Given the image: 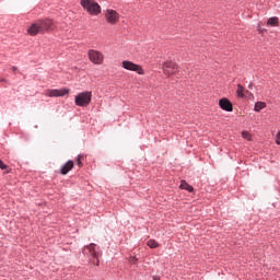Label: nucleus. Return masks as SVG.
<instances>
[{
  "label": "nucleus",
  "instance_id": "4468645a",
  "mask_svg": "<svg viewBox=\"0 0 280 280\" xmlns=\"http://www.w3.org/2000/svg\"><path fill=\"white\" fill-rule=\"evenodd\" d=\"M267 25H271L272 27H277L279 25V18H269L267 21Z\"/></svg>",
  "mask_w": 280,
  "mask_h": 280
},
{
  "label": "nucleus",
  "instance_id": "dca6fc26",
  "mask_svg": "<svg viewBox=\"0 0 280 280\" xmlns=\"http://www.w3.org/2000/svg\"><path fill=\"white\" fill-rule=\"evenodd\" d=\"M147 245L149 246V248H159V243L155 240H149L147 242Z\"/></svg>",
  "mask_w": 280,
  "mask_h": 280
},
{
  "label": "nucleus",
  "instance_id": "aec40b11",
  "mask_svg": "<svg viewBox=\"0 0 280 280\" xmlns=\"http://www.w3.org/2000/svg\"><path fill=\"white\" fill-rule=\"evenodd\" d=\"M8 166L0 160V170H7Z\"/></svg>",
  "mask_w": 280,
  "mask_h": 280
},
{
  "label": "nucleus",
  "instance_id": "ddd939ff",
  "mask_svg": "<svg viewBox=\"0 0 280 280\" xmlns=\"http://www.w3.org/2000/svg\"><path fill=\"white\" fill-rule=\"evenodd\" d=\"M180 189H186V191H189L191 194V191H194V186L189 185L187 182L182 180L180 183Z\"/></svg>",
  "mask_w": 280,
  "mask_h": 280
},
{
  "label": "nucleus",
  "instance_id": "7ed1b4c3",
  "mask_svg": "<svg viewBox=\"0 0 280 280\" xmlns=\"http://www.w3.org/2000/svg\"><path fill=\"white\" fill-rule=\"evenodd\" d=\"M92 97L93 94L91 92H81L75 96L74 104L81 107L88 106L91 104Z\"/></svg>",
  "mask_w": 280,
  "mask_h": 280
},
{
  "label": "nucleus",
  "instance_id": "f3484780",
  "mask_svg": "<svg viewBox=\"0 0 280 280\" xmlns=\"http://www.w3.org/2000/svg\"><path fill=\"white\" fill-rule=\"evenodd\" d=\"M242 137H243V139H246L247 141H250V139H252V136L248 131H243Z\"/></svg>",
  "mask_w": 280,
  "mask_h": 280
},
{
  "label": "nucleus",
  "instance_id": "6e6552de",
  "mask_svg": "<svg viewBox=\"0 0 280 280\" xmlns=\"http://www.w3.org/2000/svg\"><path fill=\"white\" fill-rule=\"evenodd\" d=\"M69 89L46 90L45 95L47 97H65V95H69Z\"/></svg>",
  "mask_w": 280,
  "mask_h": 280
},
{
  "label": "nucleus",
  "instance_id": "0eeeda50",
  "mask_svg": "<svg viewBox=\"0 0 280 280\" xmlns=\"http://www.w3.org/2000/svg\"><path fill=\"white\" fill-rule=\"evenodd\" d=\"M105 19L107 23H110V25H115L119 23V14L116 10L107 9L105 12Z\"/></svg>",
  "mask_w": 280,
  "mask_h": 280
},
{
  "label": "nucleus",
  "instance_id": "9d476101",
  "mask_svg": "<svg viewBox=\"0 0 280 280\" xmlns=\"http://www.w3.org/2000/svg\"><path fill=\"white\" fill-rule=\"evenodd\" d=\"M219 106L222 108V110H226L228 113H233V104L229 98H221L219 101Z\"/></svg>",
  "mask_w": 280,
  "mask_h": 280
},
{
  "label": "nucleus",
  "instance_id": "9b49d317",
  "mask_svg": "<svg viewBox=\"0 0 280 280\" xmlns=\"http://www.w3.org/2000/svg\"><path fill=\"white\" fill-rule=\"evenodd\" d=\"M73 161L69 160L66 164H63L60 168V174L66 176V174L70 173L73 170Z\"/></svg>",
  "mask_w": 280,
  "mask_h": 280
},
{
  "label": "nucleus",
  "instance_id": "423d86ee",
  "mask_svg": "<svg viewBox=\"0 0 280 280\" xmlns=\"http://www.w3.org/2000/svg\"><path fill=\"white\" fill-rule=\"evenodd\" d=\"M162 69L165 75H174L178 71V65L174 61H165Z\"/></svg>",
  "mask_w": 280,
  "mask_h": 280
},
{
  "label": "nucleus",
  "instance_id": "1a4fd4ad",
  "mask_svg": "<svg viewBox=\"0 0 280 280\" xmlns=\"http://www.w3.org/2000/svg\"><path fill=\"white\" fill-rule=\"evenodd\" d=\"M83 254L90 255V257H93V259H97L100 257V254L95 250V244L93 243L84 246Z\"/></svg>",
  "mask_w": 280,
  "mask_h": 280
},
{
  "label": "nucleus",
  "instance_id": "6ab92c4d",
  "mask_svg": "<svg viewBox=\"0 0 280 280\" xmlns=\"http://www.w3.org/2000/svg\"><path fill=\"white\" fill-rule=\"evenodd\" d=\"M276 143L280 145V131L276 136Z\"/></svg>",
  "mask_w": 280,
  "mask_h": 280
},
{
  "label": "nucleus",
  "instance_id": "f257e3e1",
  "mask_svg": "<svg viewBox=\"0 0 280 280\" xmlns=\"http://www.w3.org/2000/svg\"><path fill=\"white\" fill-rule=\"evenodd\" d=\"M54 30V21L50 19L37 20L27 28L30 36H36L37 34H45V32H51Z\"/></svg>",
  "mask_w": 280,
  "mask_h": 280
},
{
  "label": "nucleus",
  "instance_id": "f8f14e48",
  "mask_svg": "<svg viewBox=\"0 0 280 280\" xmlns=\"http://www.w3.org/2000/svg\"><path fill=\"white\" fill-rule=\"evenodd\" d=\"M246 89L242 84H237L236 95L237 97H246Z\"/></svg>",
  "mask_w": 280,
  "mask_h": 280
},
{
  "label": "nucleus",
  "instance_id": "a211bd4d",
  "mask_svg": "<svg viewBox=\"0 0 280 280\" xmlns=\"http://www.w3.org/2000/svg\"><path fill=\"white\" fill-rule=\"evenodd\" d=\"M82 159H83L82 155H78L77 158V165H79V167H82Z\"/></svg>",
  "mask_w": 280,
  "mask_h": 280
},
{
  "label": "nucleus",
  "instance_id": "5701e85b",
  "mask_svg": "<svg viewBox=\"0 0 280 280\" xmlns=\"http://www.w3.org/2000/svg\"><path fill=\"white\" fill-rule=\"evenodd\" d=\"M0 82H5V79H0Z\"/></svg>",
  "mask_w": 280,
  "mask_h": 280
},
{
  "label": "nucleus",
  "instance_id": "b1692460",
  "mask_svg": "<svg viewBox=\"0 0 280 280\" xmlns=\"http://www.w3.org/2000/svg\"><path fill=\"white\" fill-rule=\"evenodd\" d=\"M249 89H253V84H249Z\"/></svg>",
  "mask_w": 280,
  "mask_h": 280
},
{
  "label": "nucleus",
  "instance_id": "f03ea898",
  "mask_svg": "<svg viewBox=\"0 0 280 280\" xmlns=\"http://www.w3.org/2000/svg\"><path fill=\"white\" fill-rule=\"evenodd\" d=\"M81 5L92 16H97V14H102V7H100V4L94 0H81Z\"/></svg>",
  "mask_w": 280,
  "mask_h": 280
},
{
  "label": "nucleus",
  "instance_id": "39448f33",
  "mask_svg": "<svg viewBox=\"0 0 280 280\" xmlns=\"http://www.w3.org/2000/svg\"><path fill=\"white\" fill-rule=\"evenodd\" d=\"M90 62L93 65H103L104 63V54L100 52V50H89L88 52Z\"/></svg>",
  "mask_w": 280,
  "mask_h": 280
},
{
  "label": "nucleus",
  "instance_id": "4be33fe9",
  "mask_svg": "<svg viewBox=\"0 0 280 280\" xmlns=\"http://www.w3.org/2000/svg\"><path fill=\"white\" fill-rule=\"evenodd\" d=\"M12 71H16V67H12Z\"/></svg>",
  "mask_w": 280,
  "mask_h": 280
},
{
  "label": "nucleus",
  "instance_id": "412c9836",
  "mask_svg": "<svg viewBox=\"0 0 280 280\" xmlns=\"http://www.w3.org/2000/svg\"><path fill=\"white\" fill-rule=\"evenodd\" d=\"M153 280H161V278H159V277H153Z\"/></svg>",
  "mask_w": 280,
  "mask_h": 280
},
{
  "label": "nucleus",
  "instance_id": "20e7f679",
  "mask_svg": "<svg viewBox=\"0 0 280 280\" xmlns=\"http://www.w3.org/2000/svg\"><path fill=\"white\" fill-rule=\"evenodd\" d=\"M122 69H126L127 71H135L139 75L145 74V71L143 70V68L140 65H137L129 60L122 61Z\"/></svg>",
  "mask_w": 280,
  "mask_h": 280
},
{
  "label": "nucleus",
  "instance_id": "2eb2a0df",
  "mask_svg": "<svg viewBox=\"0 0 280 280\" xmlns=\"http://www.w3.org/2000/svg\"><path fill=\"white\" fill-rule=\"evenodd\" d=\"M264 108H266V103H264V102H257L254 106V110L256 113H259L260 110H264Z\"/></svg>",
  "mask_w": 280,
  "mask_h": 280
}]
</instances>
